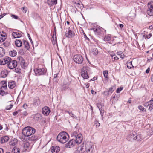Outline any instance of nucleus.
Here are the masks:
<instances>
[{
  "instance_id": "c756f323",
  "label": "nucleus",
  "mask_w": 153,
  "mask_h": 153,
  "mask_svg": "<svg viewBox=\"0 0 153 153\" xmlns=\"http://www.w3.org/2000/svg\"><path fill=\"white\" fill-rule=\"evenodd\" d=\"M20 149L17 148L16 147H15L12 150V153H19Z\"/></svg>"
},
{
  "instance_id": "49530a36",
  "label": "nucleus",
  "mask_w": 153,
  "mask_h": 153,
  "mask_svg": "<svg viewBox=\"0 0 153 153\" xmlns=\"http://www.w3.org/2000/svg\"><path fill=\"white\" fill-rule=\"evenodd\" d=\"M3 89L0 88V94L1 95L3 96L5 94V92L4 91Z\"/></svg>"
},
{
  "instance_id": "aec40b11",
  "label": "nucleus",
  "mask_w": 153,
  "mask_h": 153,
  "mask_svg": "<svg viewBox=\"0 0 153 153\" xmlns=\"http://www.w3.org/2000/svg\"><path fill=\"white\" fill-rule=\"evenodd\" d=\"M12 35L14 38H19L22 36V34L21 33L17 32H13Z\"/></svg>"
},
{
  "instance_id": "8fccbe9b",
  "label": "nucleus",
  "mask_w": 153,
  "mask_h": 153,
  "mask_svg": "<svg viewBox=\"0 0 153 153\" xmlns=\"http://www.w3.org/2000/svg\"><path fill=\"white\" fill-rule=\"evenodd\" d=\"M149 134L151 135L153 134V128L149 129Z\"/></svg>"
},
{
  "instance_id": "4d7b16f0",
  "label": "nucleus",
  "mask_w": 153,
  "mask_h": 153,
  "mask_svg": "<svg viewBox=\"0 0 153 153\" xmlns=\"http://www.w3.org/2000/svg\"><path fill=\"white\" fill-rule=\"evenodd\" d=\"M19 112V110L16 111L13 113V115L15 116Z\"/></svg>"
},
{
  "instance_id": "603ef678",
  "label": "nucleus",
  "mask_w": 153,
  "mask_h": 153,
  "mask_svg": "<svg viewBox=\"0 0 153 153\" xmlns=\"http://www.w3.org/2000/svg\"><path fill=\"white\" fill-rule=\"evenodd\" d=\"M11 17L12 18H13L15 19H17L18 18V16L13 14H12L11 15Z\"/></svg>"
},
{
  "instance_id": "6e6552de",
  "label": "nucleus",
  "mask_w": 153,
  "mask_h": 153,
  "mask_svg": "<svg viewBox=\"0 0 153 153\" xmlns=\"http://www.w3.org/2000/svg\"><path fill=\"white\" fill-rule=\"evenodd\" d=\"M17 65V62L16 60H12L11 59L8 64V67L10 69H13Z\"/></svg>"
},
{
  "instance_id": "c9c22d12",
  "label": "nucleus",
  "mask_w": 153,
  "mask_h": 153,
  "mask_svg": "<svg viewBox=\"0 0 153 153\" xmlns=\"http://www.w3.org/2000/svg\"><path fill=\"white\" fill-rule=\"evenodd\" d=\"M111 39V36L110 35H108L104 38V40L105 41H108Z\"/></svg>"
},
{
  "instance_id": "ddd939ff",
  "label": "nucleus",
  "mask_w": 153,
  "mask_h": 153,
  "mask_svg": "<svg viewBox=\"0 0 153 153\" xmlns=\"http://www.w3.org/2000/svg\"><path fill=\"white\" fill-rule=\"evenodd\" d=\"M42 112L44 115L47 116L50 112V110L49 107L45 106L42 108Z\"/></svg>"
},
{
  "instance_id": "c85d7f7f",
  "label": "nucleus",
  "mask_w": 153,
  "mask_h": 153,
  "mask_svg": "<svg viewBox=\"0 0 153 153\" xmlns=\"http://www.w3.org/2000/svg\"><path fill=\"white\" fill-rule=\"evenodd\" d=\"M9 54L10 56L14 57L16 55L17 52L15 50H13L9 52Z\"/></svg>"
},
{
  "instance_id": "774afa93",
  "label": "nucleus",
  "mask_w": 153,
  "mask_h": 153,
  "mask_svg": "<svg viewBox=\"0 0 153 153\" xmlns=\"http://www.w3.org/2000/svg\"><path fill=\"white\" fill-rule=\"evenodd\" d=\"M91 93L92 94H96V92H95L93 90H91Z\"/></svg>"
},
{
  "instance_id": "a19ab883",
  "label": "nucleus",
  "mask_w": 153,
  "mask_h": 153,
  "mask_svg": "<svg viewBox=\"0 0 153 153\" xmlns=\"http://www.w3.org/2000/svg\"><path fill=\"white\" fill-rule=\"evenodd\" d=\"M104 77L106 78L108 77V72L107 71H103V72Z\"/></svg>"
},
{
  "instance_id": "09e8293b",
  "label": "nucleus",
  "mask_w": 153,
  "mask_h": 153,
  "mask_svg": "<svg viewBox=\"0 0 153 153\" xmlns=\"http://www.w3.org/2000/svg\"><path fill=\"white\" fill-rule=\"evenodd\" d=\"M150 100L147 102H145L144 104V106L145 107H147L149 105L150 106Z\"/></svg>"
},
{
  "instance_id": "39448f33",
  "label": "nucleus",
  "mask_w": 153,
  "mask_h": 153,
  "mask_svg": "<svg viewBox=\"0 0 153 153\" xmlns=\"http://www.w3.org/2000/svg\"><path fill=\"white\" fill-rule=\"evenodd\" d=\"M74 61L76 63L82 64L84 61V59L82 56L80 54H76L73 57Z\"/></svg>"
},
{
  "instance_id": "69168bd1",
  "label": "nucleus",
  "mask_w": 153,
  "mask_h": 153,
  "mask_svg": "<svg viewBox=\"0 0 153 153\" xmlns=\"http://www.w3.org/2000/svg\"><path fill=\"white\" fill-rule=\"evenodd\" d=\"M4 151L3 149L1 148H0V153H3Z\"/></svg>"
},
{
  "instance_id": "5fc2aeb1",
  "label": "nucleus",
  "mask_w": 153,
  "mask_h": 153,
  "mask_svg": "<svg viewBox=\"0 0 153 153\" xmlns=\"http://www.w3.org/2000/svg\"><path fill=\"white\" fill-rule=\"evenodd\" d=\"M95 124L97 127H99L100 125V123L97 121H95Z\"/></svg>"
},
{
  "instance_id": "e433bc0d",
  "label": "nucleus",
  "mask_w": 153,
  "mask_h": 153,
  "mask_svg": "<svg viewBox=\"0 0 153 153\" xmlns=\"http://www.w3.org/2000/svg\"><path fill=\"white\" fill-rule=\"evenodd\" d=\"M117 54L118 55H119L120 56L121 58L123 59L124 58V55L123 52L121 51H119L117 53Z\"/></svg>"
},
{
  "instance_id": "0e129e2a",
  "label": "nucleus",
  "mask_w": 153,
  "mask_h": 153,
  "mask_svg": "<svg viewBox=\"0 0 153 153\" xmlns=\"http://www.w3.org/2000/svg\"><path fill=\"white\" fill-rule=\"evenodd\" d=\"M22 114L25 116H27V113L26 111L24 112Z\"/></svg>"
},
{
  "instance_id": "2eb2a0df",
  "label": "nucleus",
  "mask_w": 153,
  "mask_h": 153,
  "mask_svg": "<svg viewBox=\"0 0 153 153\" xmlns=\"http://www.w3.org/2000/svg\"><path fill=\"white\" fill-rule=\"evenodd\" d=\"M75 142L74 139H72L66 144L65 146L67 147L71 148L74 146Z\"/></svg>"
},
{
  "instance_id": "58836bf2",
  "label": "nucleus",
  "mask_w": 153,
  "mask_h": 153,
  "mask_svg": "<svg viewBox=\"0 0 153 153\" xmlns=\"http://www.w3.org/2000/svg\"><path fill=\"white\" fill-rule=\"evenodd\" d=\"M138 108L139 110L141 111L142 112H145L146 111L145 108L141 105L138 106Z\"/></svg>"
},
{
  "instance_id": "a211bd4d",
  "label": "nucleus",
  "mask_w": 153,
  "mask_h": 153,
  "mask_svg": "<svg viewBox=\"0 0 153 153\" xmlns=\"http://www.w3.org/2000/svg\"><path fill=\"white\" fill-rule=\"evenodd\" d=\"M69 86L68 83H66V80H65L64 81V84L62 86V91H64L67 89Z\"/></svg>"
},
{
  "instance_id": "e2e57ef3",
  "label": "nucleus",
  "mask_w": 153,
  "mask_h": 153,
  "mask_svg": "<svg viewBox=\"0 0 153 153\" xmlns=\"http://www.w3.org/2000/svg\"><path fill=\"white\" fill-rule=\"evenodd\" d=\"M149 71H150V68L149 67H148V68L146 70V73L148 74V73H149Z\"/></svg>"
},
{
  "instance_id": "338daca9",
  "label": "nucleus",
  "mask_w": 153,
  "mask_h": 153,
  "mask_svg": "<svg viewBox=\"0 0 153 153\" xmlns=\"http://www.w3.org/2000/svg\"><path fill=\"white\" fill-rule=\"evenodd\" d=\"M119 26L121 28L123 27V25L122 24H119Z\"/></svg>"
},
{
  "instance_id": "72a5a7b5",
  "label": "nucleus",
  "mask_w": 153,
  "mask_h": 153,
  "mask_svg": "<svg viewBox=\"0 0 153 153\" xmlns=\"http://www.w3.org/2000/svg\"><path fill=\"white\" fill-rule=\"evenodd\" d=\"M24 45L25 47L27 50H28L30 48V46L28 42L26 41H24Z\"/></svg>"
},
{
  "instance_id": "473e14b6",
  "label": "nucleus",
  "mask_w": 153,
  "mask_h": 153,
  "mask_svg": "<svg viewBox=\"0 0 153 153\" xmlns=\"http://www.w3.org/2000/svg\"><path fill=\"white\" fill-rule=\"evenodd\" d=\"M5 54V51L4 48L0 47V57L3 56Z\"/></svg>"
},
{
  "instance_id": "7ed1b4c3",
  "label": "nucleus",
  "mask_w": 153,
  "mask_h": 153,
  "mask_svg": "<svg viewBox=\"0 0 153 153\" xmlns=\"http://www.w3.org/2000/svg\"><path fill=\"white\" fill-rule=\"evenodd\" d=\"M90 68L87 66H83L81 69V75L85 79H87L89 76L87 74V71Z\"/></svg>"
},
{
  "instance_id": "cd10ccee",
  "label": "nucleus",
  "mask_w": 153,
  "mask_h": 153,
  "mask_svg": "<svg viewBox=\"0 0 153 153\" xmlns=\"http://www.w3.org/2000/svg\"><path fill=\"white\" fill-rule=\"evenodd\" d=\"M1 77L2 78H4L7 76V72L6 71H2L1 73Z\"/></svg>"
},
{
  "instance_id": "9d476101",
  "label": "nucleus",
  "mask_w": 153,
  "mask_h": 153,
  "mask_svg": "<svg viewBox=\"0 0 153 153\" xmlns=\"http://www.w3.org/2000/svg\"><path fill=\"white\" fill-rule=\"evenodd\" d=\"M32 144L29 141L26 142L24 144V148L27 151H29L32 148Z\"/></svg>"
},
{
  "instance_id": "ea45409f",
  "label": "nucleus",
  "mask_w": 153,
  "mask_h": 153,
  "mask_svg": "<svg viewBox=\"0 0 153 153\" xmlns=\"http://www.w3.org/2000/svg\"><path fill=\"white\" fill-rule=\"evenodd\" d=\"M92 52L94 55H97L98 53V51L96 48H94L92 49Z\"/></svg>"
},
{
  "instance_id": "4be33fe9",
  "label": "nucleus",
  "mask_w": 153,
  "mask_h": 153,
  "mask_svg": "<svg viewBox=\"0 0 153 153\" xmlns=\"http://www.w3.org/2000/svg\"><path fill=\"white\" fill-rule=\"evenodd\" d=\"M97 106L99 108V110L100 111L101 116H102L103 113V105H102L101 104H97Z\"/></svg>"
},
{
  "instance_id": "6ab92c4d",
  "label": "nucleus",
  "mask_w": 153,
  "mask_h": 153,
  "mask_svg": "<svg viewBox=\"0 0 153 153\" xmlns=\"http://www.w3.org/2000/svg\"><path fill=\"white\" fill-rule=\"evenodd\" d=\"M9 137L8 136H6L2 137H1V143H4L8 141Z\"/></svg>"
},
{
  "instance_id": "bf43d9fd",
  "label": "nucleus",
  "mask_w": 153,
  "mask_h": 153,
  "mask_svg": "<svg viewBox=\"0 0 153 153\" xmlns=\"http://www.w3.org/2000/svg\"><path fill=\"white\" fill-rule=\"evenodd\" d=\"M113 58L114 60H117L119 59V58L117 57V56L115 54V56Z\"/></svg>"
},
{
  "instance_id": "4468645a",
  "label": "nucleus",
  "mask_w": 153,
  "mask_h": 153,
  "mask_svg": "<svg viewBox=\"0 0 153 153\" xmlns=\"http://www.w3.org/2000/svg\"><path fill=\"white\" fill-rule=\"evenodd\" d=\"M75 138V142L77 144H79L81 143L82 140V137L81 134H78Z\"/></svg>"
},
{
  "instance_id": "423d86ee",
  "label": "nucleus",
  "mask_w": 153,
  "mask_h": 153,
  "mask_svg": "<svg viewBox=\"0 0 153 153\" xmlns=\"http://www.w3.org/2000/svg\"><path fill=\"white\" fill-rule=\"evenodd\" d=\"M34 71L36 75H40L45 74H46V70L44 68H38L34 69Z\"/></svg>"
},
{
  "instance_id": "a878e982",
  "label": "nucleus",
  "mask_w": 153,
  "mask_h": 153,
  "mask_svg": "<svg viewBox=\"0 0 153 153\" xmlns=\"http://www.w3.org/2000/svg\"><path fill=\"white\" fill-rule=\"evenodd\" d=\"M38 139V137L36 136L33 135L31 137H29L28 138L29 141L30 142V141H34Z\"/></svg>"
},
{
  "instance_id": "f704fd0d",
  "label": "nucleus",
  "mask_w": 153,
  "mask_h": 153,
  "mask_svg": "<svg viewBox=\"0 0 153 153\" xmlns=\"http://www.w3.org/2000/svg\"><path fill=\"white\" fill-rule=\"evenodd\" d=\"M40 104V101L39 99H36L34 100L33 105H34L38 106Z\"/></svg>"
},
{
  "instance_id": "79ce46f5",
  "label": "nucleus",
  "mask_w": 153,
  "mask_h": 153,
  "mask_svg": "<svg viewBox=\"0 0 153 153\" xmlns=\"http://www.w3.org/2000/svg\"><path fill=\"white\" fill-rule=\"evenodd\" d=\"M150 104L149 106V109L150 110L153 109V98L150 100Z\"/></svg>"
},
{
  "instance_id": "a18cd8bd",
  "label": "nucleus",
  "mask_w": 153,
  "mask_h": 153,
  "mask_svg": "<svg viewBox=\"0 0 153 153\" xmlns=\"http://www.w3.org/2000/svg\"><path fill=\"white\" fill-rule=\"evenodd\" d=\"M78 134H77V131H74L71 134V136L72 137H74L75 138L76 136Z\"/></svg>"
},
{
  "instance_id": "20e7f679",
  "label": "nucleus",
  "mask_w": 153,
  "mask_h": 153,
  "mask_svg": "<svg viewBox=\"0 0 153 153\" xmlns=\"http://www.w3.org/2000/svg\"><path fill=\"white\" fill-rule=\"evenodd\" d=\"M85 150L87 153H92L94 149L93 143L91 142H87L85 145Z\"/></svg>"
},
{
  "instance_id": "5701e85b",
  "label": "nucleus",
  "mask_w": 153,
  "mask_h": 153,
  "mask_svg": "<svg viewBox=\"0 0 153 153\" xmlns=\"http://www.w3.org/2000/svg\"><path fill=\"white\" fill-rule=\"evenodd\" d=\"M15 45L17 47H20L22 45V42L21 40L16 39L15 41Z\"/></svg>"
},
{
  "instance_id": "4c0bfd02",
  "label": "nucleus",
  "mask_w": 153,
  "mask_h": 153,
  "mask_svg": "<svg viewBox=\"0 0 153 153\" xmlns=\"http://www.w3.org/2000/svg\"><path fill=\"white\" fill-rule=\"evenodd\" d=\"M3 85L1 87V88L4 90H6L7 88L6 82L5 81H3L2 82Z\"/></svg>"
},
{
  "instance_id": "13d9d810",
  "label": "nucleus",
  "mask_w": 153,
  "mask_h": 153,
  "mask_svg": "<svg viewBox=\"0 0 153 153\" xmlns=\"http://www.w3.org/2000/svg\"><path fill=\"white\" fill-rule=\"evenodd\" d=\"M152 36V34L150 33L148 35L146 36V37L147 39L150 38Z\"/></svg>"
},
{
  "instance_id": "37998d69",
  "label": "nucleus",
  "mask_w": 153,
  "mask_h": 153,
  "mask_svg": "<svg viewBox=\"0 0 153 153\" xmlns=\"http://www.w3.org/2000/svg\"><path fill=\"white\" fill-rule=\"evenodd\" d=\"M74 4V6L76 7H77L80 8H81V6L80 3L75 2Z\"/></svg>"
},
{
  "instance_id": "de8ad7c7",
  "label": "nucleus",
  "mask_w": 153,
  "mask_h": 153,
  "mask_svg": "<svg viewBox=\"0 0 153 153\" xmlns=\"http://www.w3.org/2000/svg\"><path fill=\"white\" fill-rule=\"evenodd\" d=\"M13 105L11 104L7 106H6V109L7 110H10L13 107Z\"/></svg>"
},
{
  "instance_id": "680f3d73",
  "label": "nucleus",
  "mask_w": 153,
  "mask_h": 153,
  "mask_svg": "<svg viewBox=\"0 0 153 153\" xmlns=\"http://www.w3.org/2000/svg\"><path fill=\"white\" fill-rule=\"evenodd\" d=\"M110 56H111V57L112 58V59H113V58L114 57V56H115V54H113L112 53H111L110 54Z\"/></svg>"
},
{
  "instance_id": "3c124183",
  "label": "nucleus",
  "mask_w": 153,
  "mask_h": 153,
  "mask_svg": "<svg viewBox=\"0 0 153 153\" xmlns=\"http://www.w3.org/2000/svg\"><path fill=\"white\" fill-rule=\"evenodd\" d=\"M15 71L17 73H20L21 72V70L20 68H16L15 69Z\"/></svg>"
},
{
  "instance_id": "6e6d98bb",
  "label": "nucleus",
  "mask_w": 153,
  "mask_h": 153,
  "mask_svg": "<svg viewBox=\"0 0 153 153\" xmlns=\"http://www.w3.org/2000/svg\"><path fill=\"white\" fill-rule=\"evenodd\" d=\"M19 60H21V64H23L25 63V61L24 59H23L22 58V57H20L19 58Z\"/></svg>"
},
{
  "instance_id": "b1692460",
  "label": "nucleus",
  "mask_w": 153,
  "mask_h": 153,
  "mask_svg": "<svg viewBox=\"0 0 153 153\" xmlns=\"http://www.w3.org/2000/svg\"><path fill=\"white\" fill-rule=\"evenodd\" d=\"M17 139L14 138L10 141L9 143V145L11 146H15L17 144Z\"/></svg>"
},
{
  "instance_id": "393cba45",
  "label": "nucleus",
  "mask_w": 153,
  "mask_h": 153,
  "mask_svg": "<svg viewBox=\"0 0 153 153\" xmlns=\"http://www.w3.org/2000/svg\"><path fill=\"white\" fill-rule=\"evenodd\" d=\"M16 85V84L14 81L10 82L8 83V87L11 89H13Z\"/></svg>"
},
{
  "instance_id": "dca6fc26",
  "label": "nucleus",
  "mask_w": 153,
  "mask_h": 153,
  "mask_svg": "<svg viewBox=\"0 0 153 153\" xmlns=\"http://www.w3.org/2000/svg\"><path fill=\"white\" fill-rule=\"evenodd\" d=\"M74 33L71 30H68L66 32L65 36L66 37L68 38H72L74 35Z\"/></svg>"
},
{
  "instance_id": "7c9ffc66",
  "label": "nucleus",
  "mask_w": 153,
  "mask_h": 153,
  "mask_svg": "<svg viewBox=\"0 0 153 153\" xmlns=\"http://www.w3.org/2000/svg\"><path fill=\"white\" fill-rule=\"evenodd\" d=\"M41 115L39 114H36L34 116V119L37 120L41 119Z\"/></svg>"
},
{
  "instance_id": "9b49d317",
  "label": "nucleus",
  "mask_w": 153,
  "mask_h": 153,
  "mask_svg": "<svg viewBox=\"0 0 153 153\" xmlns=\"http://www.w3.org/2000/svg\"><path fill=\"white\" fill-rule=\"evenodd\" d=\"M11 59L10 57H6L2 60H0V64L1 65H4L6 64L8 65Z\"/></svg>"
},
{
  "instance_id": "2f4dec72",
  "label": "nucleus",
  "mask_w": 153,
  "mask_h": 153,
  "mask_svg": "<svg viewBox=\"0 0 153 153\" xmlns=\"http://www.w3.org/2000/svg\"><path fill=\"white\" fill-rule=\"evenodd\" d=\"M134 140L137 141H141L142 140V137L140 134L136 135L134 137Z\"/></svg>"
},
{
  "instance_id": "052dcab7",
  "label": "nucleus",
  "mask_w": 153,
  "mask_h": 153,
  "mask_svg": "<svg viewBox=\"0 0 153 153\" xmlns=\"http://www.w3.org/2000/svg\"><path fill=\"white\" fill-rule=\"evenodd\" d=\"M23 107L24 108L26 109L27 107V105L26 104H25L23 105Z\"/></svg>"
},
{
  "instance_id": "f257e3e1",
  "label": "nucleus",
  "mask_w": 153,
  "mask_h": 153,
  "mask_svg": "<svg viewBox=\"0 0 153 153\" xmlns=\"http://www.w3.org/2000/svg\"><path fill=\"white\" fill-rule=\"evenodd\" d=\"M69 139V135L67 133L65 132H60L57 137V141L62 143H65Z\"/></svg>"
},
{
  "instance_id": "1a4fd4ad",
  "label": "nucleus",
  "mask_w": 153,
  "mask_h": 153,
  "mask_svg": "<svg viewBox=\"0 0 153 153\" xmlns=\"http://www.w3.org/2000/svg\"><path fill=\"white\" fill-rule=\"evenodd\" d=\"M7 38L6 33L3 31H0V43L4 42Z\"/></svg>"
},
{
  "instance_id": "412c9836",
  "label": "nucleus",
  "mask_w": 153,
  "mask_h": 153,
  "mask_svg": "<svg viewBox=\"0 0 153 153\" xmlns=\"http://www.w3.org/2000/svg\"><path fill=\"white\" fill-rule=\"evenodd\" d=\"M47 3L50 6L56 5L57 3V0H48Z\"/></svg>"
},
{
  "instance_id": "c03bdc74",
  "label": "nucleus",
  "mask_w": 153,
  "mask_h": 153,
  "mask_svg": "<svg viewBox=\"0 0 153 153\" xmlns=\"http://www.w3.org/2000/svg\"><path fill=\"white\" fill-rule=\"evenodd\" d=\"M115 89L114 87H111L110 88L109 90L108 91V92L110 93H112L114 91Z\"/></svg>"
},
{
  "instance_id": "f3484780",
  "label": "nucleus",
  "mask_w": 153,
  "mask_h": 153,
  "mask_svg": "<svg viewBox=\"0 0 153 153\" xmlns=\"http://www.w3.org/2000/svg\"><path fill=\"white\" fill-rule=\"evenodd\" d=\"M51 151L53 153H57L60 151V147L56 146H52L51 148Z\"/></svg>"
},
{
  "instance_id": "864d4df0",
  "label": "nucleus",
  "mask_w": 153,
  "mask_h": 153,
  "mask_svg": "<svg viewBox=\"0 0 153 153\" xmlns=\"http://www.w3.org/2000/svg\"><path fill=\"white\" fill-rule=\"evenodd\" d=\"M123 89V88H117L116 90L117 93H119Z\"/></svg>"
},
{
  "instance_id": "bb28decb",
  "label": "nucleus",
  "mask_w": 153,
  "mask_h": 153,
  "mask_svg": "<svg viewBox=\"0 0 153 153\" xmlns=\"http://www.w3.org/2000/svg\"><path fill=\"white\" fill-rule=\"evenodd\" d=\"M92 30L94 32L96 33L99 34L101 32V29L99 27H94L92 29Z\"/></svg>"
},
{
  "instance_id": "f8f14e48",
  "label": "nucleus",
  "mask_w": 153,
  "mask_h": 153,
  "mask_svg": "<svg viewBox=\"0 0 153 153\" xmlns=\"http://www.w3.org/2000/svg\"><path fill=\"white\" fill-rule=\"evenodd\" d=\"M136 135V133L135 131L131 132L128 136L127 139L129 141L134 140V137Z\"/></svg>"
},
{
  "instance_id": "f03ea898",
  "label": "nucleus",
  "mask_w": 153,
  "mask_h": 153,
  "mask_svg": "<svg viewBox=\"0 0 153 153\" xmlns=\"http://www.w3.org/2000/svg\"><path fill=\"white\" fill-rule=\"evenodd\" d=\"M36 132V130L31 127L28 126L22 130V134L25 136L28 137L34 134Z\"/></svg>"
},
{
  "instance_id": "0eeeda50",
  "label": "nucleus",
  "mask_w": 153,
  "mask_h": 153,
  "mask_svg": "<svg viewBox=\"0 0 153 153\" xmlns=\"http://www.w3.org/2000/svg\"><path fill=\"white\" fill-rule=\"evenodd\" d=\"M148 8L147 10L148 14L151 16L153 15V2H152L148 4Z\"/></svg>"
}]
</instances>
